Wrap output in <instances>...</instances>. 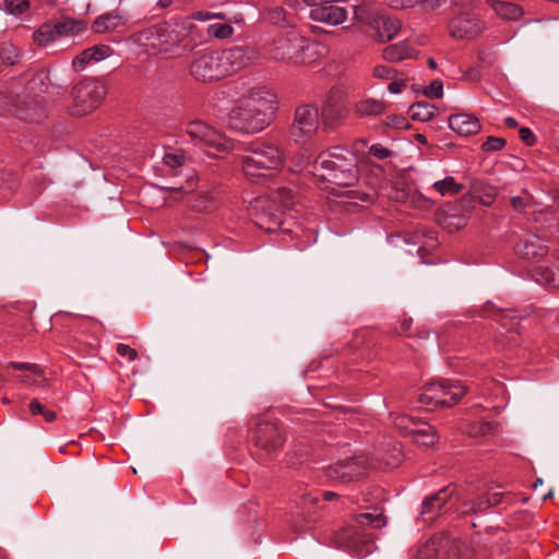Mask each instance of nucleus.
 <instances>
[{
  "label": "nucleus",
  "instance_id": "nucleus-1",
  "mask_svg": "<svg viewBox=\"0 0 559 559\" xmlns=\"http://www.w3.org/2000/svg\"><path fill=\"white\" fill-rule=\"evenodd\" d=\"M259 58V51L250 46H235L224 50H198L191 57L190 74L198 81L222 80Z\"/></svg>",
  "mask_w": 559,
  "mask_h": 559
},
{
  "label": "nucleus",
  "instance_id": "nucleus-2",
  "mask_svg": "<svg viewBox=\"0 0 559 559\" xmlns=\"http://www.w3.org/2000/svg\"><path fill=\"white\" fill-rule=\"evenodd\" d=\"M276 103V96L270 88L252 86L236 100L228 114V124L248 134L260 132L271 123Z\"/></svg>",
  "mask_w": 559,
  "mask_h": 559
},
{
  "label": "nucleus",
  "instance_id": "nucleus-3",
  "mask_svg": "<svg viewBox=\"0 0 559 559\" xmlns=\"http://www.w3.org/2000/svg\"><path fill=\"white\" fill-rule=\"evenodd\" d=\"M265 57L288 67L311 64L317 60V46L309 44L297 29L290 28L277 34L263 47Z\"/></svg>",
  "mask_w": 559,
  "mask_h": 559
},
{
  "label": "nucleus",
  "instance_id": "nucleus-4",
  "mask_svg": "<svg viewBox=\"0 0 559 559\" xmlns=\"http://www.w3.org/2000/svg\"><path fill=\"white\" fill-rule=\"evenodd\" d=\"M385 525L384 516L372 513H360L335 534V543L353 556L364 558L374 549V536L371 530Z\"/></svg>",
  "mask_w": 559,
  "mask_h": 559
},
{
  "label": "nucleus",
  "instance_id": "nucleus-5",
  "mask_svg": "<svg viewBox=\"0 0 559 559\" xmlns=\"http://www.w3.org/2000/svg\"><path fill=\"white\" fill-rule=\"evenodd\" d=\"M247 155L241 156L240 163L243 175L252 181L272 176L283 168L285 155L277 140L272 138L259 139L249 144Z\"/></svg>",
  "mask_w": 559,
  "mask_h": 559
},
{
  "label": "nucleus",
  "instance_id": "nucleus-6",
  "mask_svg": "<svg viewBox=\"0 0 559 559\" xmlns=\"http://www.w3.org/2000/svg\"><path fill=\"white\" fill-rule=\"evenodd\" d=\"M313 175L322 181L349 187L357 181L356 156L345 147L322 152L313 163Z\"/></svg>",
  "mask_w": 559,
  "mask_h": 559
},
{
  "label": "nucleus",
  "instance_id": "nucleus-7",
  "mask_svg": "<svg viewBox=\"0 0 559 559\" xmlns=\"http://www.w3.org/2000/svg\"><path fill=\"white\" fill-rule=\"evenodd\" d=\"M299 202L297 193L290 188H278L270 198L259 197L250 202V214L255 224L267 231L282 224L281 213L293 210Z\"/></svg>",
  "mask_w": 559,
  "mask_h": 559
},
{
  "label": "nucleus",
  "instance_id": "nucleus-8",
  "mask_svg": "<svg viewBox=\"0 0 559 559\" xmlns=\"http://www.w3.org/2000/svg\"><path fill=\"white\" fill-rule=\"evenodd\" d=\"M213 19H224V15L222 13L197 11L189 16L159 24L162 51L165 53H174V49L177 48L185 38L191 35L194 28L193 21L205 22Z\"/></svg>",
  "mask_w": 559,
  "mask_h": 559
},
{
  "label": "nucleus",
  "instance_id": "nucleus-9",
  "mask_svg": "<svg viewBox=\"0 0 559 559\" xmlns=\"http://www.w3.org/2000/svg\"><path fill=\"white\" fill-rule=\"evenodd\" d=\"M106 85L96 79H84L71 90L72 105L70 112L73 116H85L94 111L105 99Z\"/></svg>",
  "mask_w": 559,
  "mask_h": 559
},
{
  "label": "nucleus",
  "instance_id": "nucleus-10",
  "mask_svg": "<svg viewBox=\"0 0 559 559\" xmlns=\"http://www.w3.org/2000/svg\"><path fill=\"white\" fill-rule=\"evenodd\" d=\"M466 392V386L459 381H431L423 388L419 402L423 406L428 408L452 406L455 405Z\"/></svg>",
  "mask_w": 559,
  "mask_h": 559
},
{
  "label": "nucleus",
  "instance_id": "nucleus-11",
  "mask_svg": "<svg viewBox=\"0 0 559 559\" xmlns=\"http://www.w3.org/2000/svg\"><path fill=\"white\" fill-rule=\"evenodd\" d=\"M35 85L29 80L25 85L20 82L10 91V98L0 92V116L12 111L16 118L32 121L34 115Z\"/></svg>",
  "mask_w": 559,
  "mask_h": 559
},
{
  "label": "nucleus",
  "instance_id": "nucleus-12",
  "mask_svg": "<svg viewBox=\"0 0 559 559\" xmlns=\"http://www.w3.org/2000/svg\"><path fill=\"white\" fill-rule=\"evenodd\" d=\"M354 20L362 24L367 33L378 43L390 41L401 28L397 19L370 13L366 4L354 7Z\"/></svg>",
  "mask_w": 559,
  "mask_h": 559
},
{
  "label": "nucleus",
  "instance_id": "nucleus-13",
  "mask_svg": "<svg viewBox=\"0 0 559 559\" xmlns=\"http://www.w3.org/2000/svg\"><path fill=\"white\" fill-rule=\"evenodd\" d=\"M455 7L457 12L449 23L450 35L459 39H471L480 34L484 24L474 12L473 0H460Z\"/></svg>",
  "mask_w": 559,
  "mask_h": 559
},
{
  "label": "nucleus",
  "instance_id": "nucleus-14",
  "mask_svg": "<svg viewBox=\"0 0 559 559\" xmlns=\"http://www.w3.org/2000/svg\"><path fill=\"white\" fill-rule=\"evenodd\" d=\"M187 133L192 141L202 145L209 155L225 153L233 148V141L201 120L188 123Z\"/></svg>",
  "mask_w": 559,
  "mask_h": 559
},
{
  "label": "nucleus",
  "instance_id": "nucleus-15",
  "mask_svg": "<svg viewBox=\"0 0 559 559\" xmlns=\"http://www.w3.org/2000/svg\"><path fill=\"white\" fill-rule=\"evenodd\" d=\"M420 559H469L468 549L449 536H433L419 550Z\"/></svg>",
  "mask_w": 559,
  "mask_h": 559
},
{
  "label": "nucleus",
  "instance_id": "nucleus-16",
  "mask_svg": "<svg viewBox=\"0 0 559 559\" xmlns=\"http://www.w3.org/2000/svg\"><path fill=\"white\" fill-rule=\"evenodd\" d=\"M309 7V19L314 22L323 23L330 26H338L345 23L348 19V11L346 8L338 5V3L346 2L347 0H301Z\"/></svg>",
  "mask_w": 559,
  "mask_h": 559
},
{
  "label": "nucleus",
  "instance_id": "nucleus-17",
  "mask_svg": "<svg viewBox=\"0 0 559 559\" xmlns=\"http://www.w3.org/2000/svg\"><path fill=\"white\" fill-rule=\"evenodd\" d=\"M320 127L318 108L310 104L297 107L294 122L290 129L296 142H301L314 136Z\"/></svg>",
  "mask_w": 559,
  "mask_h": 559
},
{
  "label": "nucleus",
  "instance_id": "nucleus-18",
  "mask_svg": "<svg viewBox=\"0 0 559 559\" xmlns=\"http://www.w3.org/2000/svg\"><path fill=\"white\" fill-rule=\"evenodd\" d=\"M367 466V460L364 456L340 460L324 469V476L332 483L347 484L361 477Z\"/></svg>",
  "mask_w": 559,
  "mask_h": 559
},
{
  "label": "nucleus",
  "instance_id": "nucleus-19",
  "mask_svg": "<svg viewBox=\"0 0 559 559\" xmlns=\"http://www.w3.org/2000/svg\"><path fill=\"white\" fill-rule=\"evenodd\" d=\"M86 22L71 17L55 23H45L37 29V45L47 44L62 35H76L86 29Z\"/></svg>",
  "mask_w": 559,
  "mask_h": 559
},
{
  "label": "nucleus",
  "instance_id": "nucleus-20",
  "mask_svg": "<svg viewBox=\"0 0 559 559\" xmlns=\"http://www.w3.org/2000/svg\"><path fill=\"white\" fill-rule=\"evenodd\" d=\"M254 445L265 454H271L283 444L282 433L278 427L269 421H261L252 432Z\"/></svg>",
  "mask_w": 559,
  "mask_h": 559
},
{
  "label": "nucleus",
  "instance_id": "nucleus-21",
  "mask_svg": "<svg viewBox=\"0 0 559 559\" xmlns=\"http://www.w3.org/2000/svg\"><path fill=\"white\" fill-rule=\"evenodd\" d=\"M484 316L490 317L499 324V334L504 336L506 333L512 334L522 318L519 311L513 309H502L496 307L492 302H487L484 306Z\"/></svg>",
  "mask_w": 559,
  "mask_h": 559
},
{
  "label": "nucleus",
  "instance_id": "nucleus-22",
  "mask_svg": "<svg viewBox=\"0 0 559 559\" xmlns=\"http://www.w3.org/2000/svg\"><path fill=\"white\" fill-rule=\"evenodd\" d=\"M348 116V109L341 99L338 92H331L322 106V120L325 128L333 129L343 123Z\"/></svg>",
  "mask_w": 559,
  "mask_h": 559
},
{
  "label": "nucleus",
  "instance_id": "nucleus-23",
  "mask_svg": "<svg viewBox=\"0 0 559 559\" xmlns=\"http://www.w3.org/2000/svg\"><path fill=\"white\" fill-rule=\"evenodd\" d=\"M114 55V49L106 44H97L82 50L71 62L75 72L84 71L87 67L98 63Z\"/></svg>",
  "mask_w": 559,
  "mask_h": 559
},
{
  "label": "nucleus",
  "instance_id": "nucleus-24",
  "mask_svg": "<svg viewBox=\"0 0 559 559\" xmlns=\"http://www.w3.org/2000/svg\"><path fill=\"white\" fill-rule=\"evenodd\" d=\"M452 507L448 489L439 490L423 501L421 516L424 522L432 523L438 516L447 513Z\"/></svg>",
  "mask_w": 559,
  "mask_h": 559
},
{
  "label": "nucleus",
  "instance_id": "nucleus-25",
  "mask_svg": "<svg viewBox=\"0 0 559 559\" xmlns=\"http://www.w3.org/2000/svg\"><path fill=\"white\" fill-rule=\"evenodd\" d=\"M515 252L522 259L538 262L548 253V247L539 236L526 234L516 243Z\"/></svg>",
  "mask_w": 559,
  "mask_h": 559
},
{
  "label": "nucleus",
  "instance_id": "nucleus-26",
  "mask_svg": "<svg viewBox=\"0 0 559 559\" xmlns=\"http://www.w3.org/2000/svg\"><path fill=\"white\" fill-rule=\"evenodd\" d=\"M504 502V493L501 491H484L462 504V514L484 513L491 507Z\"/></svg>",
  "mask_w": 559,
  "mask_h": 559
},
{
  "label": "nucleus",
  "instance_id": "nucleus-27",
  "mask_svg": "<svg viewBox=\"0 0 559 559\" xmlns=\"http://www.w3.org/2000/svg\"><path fill=\"white\" fill-rule=\"evenodd\" d=\"M159 24L150 26L131 36V41L142 48L146 53H159L162 51V38Z\"/></svg>",
  "mask_w": 559,
  "mask_h": 559
},
{
  "label": "nucleus",
  "instance_id": "nucleus-28",
  "mask_svg": "<svg viewBox=\"0 0 559 559\" xmlns=\"http://www.w3.org/2000/svg\"><path fill=\"white\" fill-rule=\"evenodd\" d=\"M449 127L460 135L468 136L480 131V122L471 114H454L449 118Z\"/></svg>",
  "mask_w": 559,
  "mask_h": 559
},
{
  "label": "nucleus",
  "instance_id": "nucleus-29",
  "mask_svg": "<svg viewBox=\"0 0 559 559\" xmlns=\"http://www.w3.org/2000/svg\"><path fill=\"white\" fill-rule=\"evenodd\" d=\"M417 53V48L409 40H403L385 47L382 56L386 61L400 62L405 59L416 58Z\"/></svg>",
  "mask_w": 559,
  "mask_h": 559
},
{
  "label": "nucleus",
  "instance_id": "nucleus-30",
  "mask_svg": "<svg viewBox=\"0 0 559 559\" xmlns=\"http://www.w3.org/2000/svg\"><path fill=\"white\" fill-rule=\"evenodd\" d=\"M127 23L126 16L117 11H110L98 16L92 24V29L97 34L111 32L124 26Z\"/></svg>",
  "mask_w": 559,
  "mask_h": 559
},
{
  "label": "nucleus",
  "instance_id": "nucleus-31",
  "mask_svg": "<svg viewBox=\"0 0 559 559\" xmlns=\"http://www.w3.org/2000/svg\"><path fill=\"white\" fill-rule=\"evenodd\" d=\"M43 93L47 96L43 98L45 103H52L63 95V88L50 81L49 72L45 69H37V94ZM39 100L37 99V105Z\"/></svg>",
  "mask_w": 559,
  "mask_h": 559
},
{
  "label": "nucleus",
  "instance_id": "nucleus-32",
  "mask_svg": "<svg viewBox=\"0 0 559 559\" xmlns=\"http://www.w3.org/2000/svg\"><path fill=\"white\" fill-rule=\"evenodd\" d=\"M411 436L415 443L424 448L432 447L438 440L435 428L428 424L419 423Z\"/></svg>",
  "mask_w": 559,
  "mask_h": 559
},
{
  "label": "nucleus",
  "instance_id": "nucleus-33",
  "mask_svg": "<svg viewBox=\"0 0 559 559\" xmlns=\"http://www.w3.org/2000/svg\"><path fill=\"white\" fill-rule=\"evenodd\" d=\"M385 103L373 98L360 100L355 105V112L360 117L380 116L385 112Z\"/></svg>",
  "mask_w": 559,
  "mask_h": 559
},
{
  "label": "nucleus",
  "instance_id": "nucleus-34",
  "mask_svg": "<svg viewBox=\"0 0 559 559\" xmlns=\"http://www.w3.org/2000/svg\"><path fill=\"white\" fill-rule=\"evenodd\" d=\"M491 7L493 11L504 20L516 21L523 14L522 9L512 2L495 0L491 2Z\"/></svg>",
  "mask_w": 559,
  "mask_h": 559
},
{
  "label": "nucleus",
  "instance_id": "nucleus-35",
  "mask_svg": "<svg viewBox=\"0 0 559 559\" xmlns=\"http://www.w3.org/2000/svg\"><path fill=\"white\" fill-rule=\"evenodd\" d=\"M409 115L414 120L427 122L435 117L436 108L428 103L417 102L409 107Z\"/></svg>",
  "mask_w": 559,
  "mask_h": 559
},
{
  "label": "nucleus",
  "instance_id": "nucleus-36",
  "mask_svg": "<svg viewBox=\"0 0 559 559\" xmlns=\"http://www.w3.org/2000/svg\"><path fill=\"white\" fill-rule=\"evenodd\" d=\"M433 189L440 193V195H456L463 190V185L457 183L451 176L445 177L442 180L433 183Z\"/></svg>",
  "mask_w": 559,
  "mask_h": 559
},
{
  "label": "nucleus",
  "instance_id": "nucleus-37",
  "mask_svg": "<svg viewBox=\"0 0 559 559\" xmlns=\"http://www.w3.org/2000/svg\"><path fill=\"white\" fill-rule=\"evenodd\" d=\"M163 163L169 170H176L186 163V155L179 150H169L163 156Z\"/></svg>",
  "mask_w": 559,
  "mask_h": 559
},
{
  "label": "nucleus",
  "instance_id": "nucleus-38",
  "mask_svg": "<svg viewBox=\"0 0 559 559\" xmlns=\"http://www.w3.org/2000/svg\"><path fill=\"white\" fill-rule=\"evenodd\" d=\"M393 425L404 433L412 435L419 423L407 415H396L393 418Z\"/></svg>",
  "mask_w": 559,
  "mask_h": 559
},
{
  "label": "nucleus",
  "instance_id": "nucleus-39",
  "mask_svg": "<svg viewBox=\"0 0 559 559\" xmlns=\"http://www.w3.org/2000/svg\"><path fill=\"white\" fill-rule=\"evenodd\" d=\"M266 19L278 26H289L290 22L287 20L286 11L281 7L270 8L266 11Z\"/></svg>",
  "mask_w": 559,
  "mask_h": 559
},
{
  "label": "nucleus",
  "instance_id": "nucleus-40",
  "mask_svg": "<svg viewBox=\"0 0 559 559\" xmlns=\"http://www.w3.org/2000/svg\"><path fill=\"white\" fill-rule=\"evenodd\" d=\"M207 33L212 37L225 39L233 35L234 28L227 23H214L209 25Z\"/></svg>",
  "mask_w": 559,
  "mask_h": 559
},
{
  "label": "nucleus",
  "instance_id": "nucleus-41",
  "mask_svg": "<svg viewBox=\"0 0 559 559\" xmlns=\"http://www.w3.org/2000/svg\"><path fill=\"white\" fill-rule=\"evenodd\" d=\"M543 285H547L551 288L559 290V267L556 270L545 269L540 273V278H537Z\"/></svg>",
  "mask_w": 559,
  "mask_h": 559
},
{
  "label": "nucleus",
  "instance_id": "nucleus-42",
  "mask_svg": "<svg viewBox=\"0 0 559 559\" xmlns=\"http://www.w3.org/2000/svg\"><path fill=\"white\" fill-rule=\"evenodd\" d=\"M397 70L384 64H378L372 70V76L380 80L381 82H390L392 78H395Z\"/></svg>",
  "mask_w": 559,
  "mask_h": 559
},
{
  "label": "nucleus",
  "instance_id": "nucleus-43",
  "mask_svg": "<svg viewBox=\"0 0 559 559\" xmlns=\"http://www.w3.org/2000/svg\"><path fill=\"white\" fill-rule=\"evenodd\" d=\"M408 79L405 74L396 72L395 78H392L388 84V90L391 94H400L407 86Z\"/></svg>",
  "mask_w": 559,
  "mask_h": 559
},
{
  "label": "nucleus",
  "instance_id": "nucleus-44",
  "mask_svg": "<svg viewBox=\"0 0 559 559\" xmlns=\"http://www.w3.org/2000/svg\"><path fill=\"white\" fill-rule=\"evenodd\" d=\"M4 7L11 14L19 15L29 8L28 0H4Z\"/></svg>",
  "mask_w": 559,
  "mask_h": 559
},
{
  "label": "nucleus",
  "instance_id": "nucleus-45",
  "mask_svg": "<svg viewBox=\"0 0 559 559\" xmlns=\"http://www.w3.org/2000/svg\"><path fill=\"white\" fill-rule=\"evenodd\" d=\"M425 95L430 98H441L443 95V84L439 80L432 81L426 88Z\"/></svg>",
  "mask_w": 559,
  "mask_h": 559
},
{
  "label": "nucleus",
  "instance_id": "nucleus-46",
  "mask_svg": "<svg viewBox=\"0 0 559 559\" xmlns=\"http://www.w3.org/2000/svg\"><path fill=\"white\" fill-rule=\"evenodd\" d=\"M504 144L506 140L502 138L488 136L481 145V148L485 152L499 151L504 146Z\"/></svg>",
  "mask_w": 559,
  "mask_h": 559
},
{
  "label": "nucleus",
  "instance_id": "nucleus-47",
  "mask_svg": "<svg viewBox=\"0 0 559 559\" xmlns=\"http://www.w3.org/2000/svg\"><path fill=\"white\" fill-rule=\"evenodd\" d=\"M385 4L394 10H405L418 5L419 0H384Z\"/></svg>",
  "mask_w": 559,
  "mask_h": 559
},
{
  "label": "nucleus",
  "instance_id": "nucleus-48",
  "mask_svg": "<svg viewBox=\"0 0 559 559\" xmlns=\"http://www.w3.org/2000/svg\"><path fill=\"white\" fill-rule=\"evenodd\" d=\"M369 154L379 160H383L392 156V152L381 144L371 145Z\"/></svg>",
  "mask_w": 559,
  "mask_h": 559
},
{
  "label": "nucleus",
  "instance_id": "nucleus-49",
  "mask_svg": "<svg viewBox=\"0 0 559 559\" xmlns=\"http://www.w3.org/2000/svg\"><path fill=\"white\" fill-rule=\"evenodd\" d=\"M117 353L119 356L127 358L129 361H133L138 357L136 350L126 344H118Z\"/></svg>",
  "mask_w": 559,
  "mask_h": 559
},
{
  "label": "nucleus",
  "instance_id": "nucleus-50",
  "mask_svg": "<svg viewBox=\"0 0 559 559\" xmlns=\"http://www.w3.org/2000/svg\"><path fill=\"white\" fill-rule=\"evenodd\" d=\"M385 123L388 127L396 128V129H404L407 127L406 118L401 115H392V116L386 117Z\"/></svg>",
  "mask_w": 559,
  "mask_h": 559
},
{
  "label": "nucleus",
  "instance_id": "nucleus-51",
  "mask_svg": "<svg viewBox=\"0 0 559 559\" xmlns=\"http://www.w3.org/2000/svg\"><path fill=\"white\" fill-rule=\"evenodd\" d=\"M192 0H158L156 5L159 9H168V8H180L187 3H190Z\"/></svg>",
  "mask_w": 559,
  "mask_h": 559
},
{
  "label": "nucleus",
  "instance_id": "nucleus-52",
  "mask_svg": "<svg viewBox=\"0 0 559 559\" xmlns=\"http://www.w3.org/2000/svg\"><path fill=\"white\" fill-rule=\"evenodd\" d=\"M445 0H419L418 5H420L423 11L430 12L439 9Z\"/></svg>",
  "mask_w": 559,
  "mask_h": 559
},
{
  "label": "nucleus",
  "instance_id": "nucleus-53",
  "mask_svg": "<svg viewBox=\"0 0 559 559\" xmlns=\"http://www.w3.org/2000/svg\"><path fill=\"white\" fill-rule=\"evenodd\" d=\"M297 499H299V504L300 506H310V504H314L317 503L318 501V497L313 496L311 491H304L301 492Z\"/></svg>",
  "mask_w": 559,
  "mask_h": 559
},
{
  "label": "nucleus",
  "instance_id": "nucleus-54",
  "mask_svg": "<svg viewBox=\"0 0 559 559\" xmlns=\"http://www.w3.org/2000/svg\"><path fill=\"white\" fill-rule=\"evenodd\" d=\"M493 429V424L491 423H483L477 427V429L471 430L469 433L473 436H485L489 432H491Z\"/></svg>",
  "mask_w": 559,
  "mask_h": 559
},
{
  "label": "nucleus",
  "instance_id": "nucleus-55",
  "mask_svg": "<svg viewBox=\"0 0 559 559\" xmlns=\"http://www.w3.org/2000/svg\"><path fill=\"white\" fill-rule=\"evenodd\" d=\"M520 138L523 142H525L527 145H533L535 142V135L534 133L527 129V128H521L520 131Z\"/></svg>",
  "mask_w": 559,
  "mask_h": 559
},
{
  "label": "nucleus",
  "instance_id": "nucleus-56",
  "mask_svg": "<svg viewBox=\"0 0 559 559\" xmlns=\"http://www.w3.org/2000/svg\"><path fill=\"white\" fill-rule=\"evenodd\" d=\"M37 415H41L48 423L53 421L57 417L53 411L45 409L39 403H37Z\"/></svg>",
  "mask_w": 559,
  "mask_h": 559
},
{
  "label": "nucleus",
  "instance_id": "nucleus-57",
  "mask_svg": "<svg viewBox=\"0 0 559 559\" xmlns=\"http://www.w3.org/2000/svg\"><path fill=\"white\" fill-rule=\"evenodd\" d=\"M395 452L396 453H394L392 460L388 461L385 463L386 467H389V468H394V467L399 466V464L402 462L403 455H402L401 450L400 449H395Z\"/></svg>",
  "mask_w": 559,
  "mask_h": 559
},
{
  "label": "nucleus",
  "instance_id": "nucleus-58",
  "mask_svg": "<svg viewBox=\"0 0 559 559\" xmlns=\"http://www.w3.org/2000/svg\"><path fill=\"white\" fill-rule=\"evenodd\" d=\"M511 205L514 210L520 211L525 207L524 199L521 197H514L511 199Z\"/></svg>",
  "mask_w": 559,
  "mask_h": 559
},
{
  "label": "nucleus",
  "instance_id": "nucleus-59",
  "mask_svg": "<svg viewBox=\"0 0 559 559\" xmlns=\"http://www.w3.org/2000/svg\"><path fill=\"white\" fill-rule=\"evenodd\" d=\"M504 124L508 128H516L518 127V121L514 118H512V117H507V118H504Z\"/></svg>",
  "mask_w": 559,
  "mask_h": 559
},
{
  "label": "nucleus",
  "instance_id": "nucleus-60",
  "mask_svg": "<svg viewBox=\"0 0 559 559\" xmlns=\"http://www.w3.org/2000/svg\"><path fill=\"white\" fill-rule=\"evenodd\" d=\"M338 497V495L336 492H333V491H325L323 493V499L326 500V501H331V500H334Z\"/></svg>",
  "mask_w": 559,
  "mask_h": 559
},
{
  "label": "nucleus",
  "instance_id": "nucleus-61",
  "mask_svg": "<svg viewBox=\"0 0 559 559\" xmlns=\"http://www.w3.org/2000/svg\"><path fill=\"white\" fill-rule=\"evenodd\" d=\"M499 342L501 343L502 346H508L511 343L515 342V335L508 336V340L506 342H503L502 340H499Z\"/></svg>",
  "mask_w": 559,
  "mask_h": 559
},
{
  "label": "nucleus",
  "instance_id": "nucleus-62",
  "mask_svg": "<svg viewBox=\"0 0 559 559\" xmlns=\"http://www.w3.org/2000/svg\"><path fill=\"white\" fill-rule=\"evenodd\" d=\"M17 379H20V381L22 382H25V383H31L32 382V378L29 374L25 376V377H21V376H15Z\"/></svg>",
  "mask_w": 559,
  "mask_h": 559
},
{
  "label": "nucleus",
  "instance_id": "nucleus-63",
  "mask_svg": "<svg viewBox=\"0 0 559 559\" xmlns=\"http://www.w3.org/2000/svg\"><path fill=\"white\" fill-rule=\"evenodd\" d=\"M306 167V163H300V164H296L294 165V171H301L304 168Z\"/></svg>",
  "mask_w": 559,
  "mask_h": 559
},
{
  "label": "nucleus",
  "instance_id": "nucleus-64",
  "mask_svg": "<svg viewBox=\"0 0 559 559\" xmlns=\"http://www.w3.org/2000/svg\"><path fill=\"white\" fill-rule=\"evenodd\" d=\"M412 323V320H404L403 324H402V329H403V332H406V330L408 329V326L411 325Z\"/></svg>",
  "mask_w": 559,
  "mask_h": 559
}]
</instances>
